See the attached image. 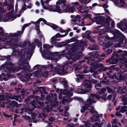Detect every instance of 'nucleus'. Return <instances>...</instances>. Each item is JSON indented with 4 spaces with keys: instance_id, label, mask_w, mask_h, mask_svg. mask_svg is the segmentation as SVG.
Returning <instances> with one entry per match:
<instances>
[{
    "instance_id": "f257e3e1",
    "label": "nucleus",
    "mask_w": 127,
    "mask_h": 127,
    "mask_svg": "<svg viewBox=\"0 0 127 127\" xmlns=\"http://www.w3.org/2000/svg\"><path fill=\"white\" fill-rule=\"evenodd\" d=\"M20 59L18 62L19 66L15 67L14 68L8 67L9 66H12L13 64L11 62L8 63H5V64L1 66V68L4 69L6 67L8 72H14L16 71H18L20 68L22 69H26L28 71L30 70V65L29 64L28 62L27 61L30 60L31 56H20Z\"/></svg>"
},
{
    "instance_id": "f03ea898",
    "label": "nucleus",
    "mask_w": 127,
    "mask_h": 127,
    "mask_svg": "<svg viewBox=\"0 0 127 127\" xmlns=\"http://www.w3.org/2000/svg\"><path fill=\"white\" fill-rule=\"evenodd\" d=\"M96 101L94 100H92L91 98H89L87 100V103L83 106L82 109H81V112L83 113L86 109L90 110V112L91 114H95V115H94L92 118H91V121L92 122L99 120V118L101 117L102 114L99 115L98 114V112L95 111V108L92 105V103H95Z\"/></svg>"
},
{
    "instance_id": "7ed1b4c3",
    "label": "nucleus",
    "mask_w": 127,
    "mask_h": 127,
    "mask_svg": "<svg viewBox=\"0 0 127 127\" xmlns=\"http://www.w3.org/2000/svg\"><path fill=\"white\" fill-rule=\"evenodd\" d=\"M39 50L42 56H65L62 52H52L49 50L44 49L42 51V46L40 48Z\"/></svg>"
},
{
    "instance_id": "20e7f679",
    "label": "nucleus",
    "mask_w": 127,
    "mask_h": 127,
    "mask_svg": "<svg viewBox=\"0 0 127 127\" xmlns=\"http://www.w3.org/2000/svg\"><path fill=\"white\" fill-rule=\"evenodd\" d=\"M11 94L10 93L6 94L5 95H0V99L2 100H6V101L5 103H7L8 102V99H15L17 101H18L19 98L20 97V96L17 95H14L11 96Z\"/></svg>"
},
{
    "instance_id": "39448f33",
    "label": "nucleus",
    "mask_w": 127,
    "mask_h": 127,
    "mask_svg": "<svg viewBox=\"0 0 127 127\" xmlns=\"http://www.w3.org/2000/svg\"><path fill=\"white\" fill-rule=\"evenodd\" d=\"M69 68V67L67 64L64 65L63 66L58 65L56 66L55 70L59 74H61L67 72V71Z\"/></svg>"
},
{
    "instance_id": "423d86ee",
    "label": "nucleus",
    "mask_w": 127,
    "mask_h": 127,
    "mask_svg": "<svg viewBox=\"0 0 127 127\" xmlns=\"http://www.w3.org/2000/svg\"><path fill=\"white\" fill-rule=\"evenodd\" d=\"M43 8L46 10L49 9V10L50 11L57 12L61 13V10L59 6L57 5L53 6L51 5L49 7H46L44 5L43 6Z\"/></svg>"
},
{
    "instance_id": "0eeeda50",
    "label": "nucleus",
    "mask_w": 127,
    "mask_h": 127,
    "mask_svg": "<svg viewBox=\"0 0 127 127\" xmlns=\"http://www.w3.org/2000/svg\"><path fill=\"white\" fill-rule=\"evenodd\" d=\"M86 38L88 39L91 42L93 43L92 47L90 48V49L91 50H96L98 48V45L95 43V41L94 39L90 36H88Z\"/></svg>"
},
{
    "instance_id": "6e6552de",
    "label": "nucleus",
    "mask_w": 127,
    "mask_h": 127,
    "mask_svg": "<svg viewBox=\"0 0 127 127\" xmlns=\"http://www.w3.org/2000/svg\"><path fill=\"white\" fill-rule=\"evenodd\" d=\"M120 62V66L122 69L127 68V58H125L124 57L121 58L119 59Z\"/></svg>"
},
{
    "instance_id": "1a4fd4ad",
    "label": "nucleus",
    "mask_w": 127,
    "mask_h": 127,
    "mask_svg": "<svg viewBox=\"0 0 127 127\" xmlns=\"http://www.w3.org/2000/svg\"><path fill=\"white\" fill-rule=\"evenodd\" d=\"M77 50V48L75 46H73L68 51V53H65V50H63L61 52H63L64 55L67 56L68 54L69 55V56H74V53Z\"/></svg>"
},
{
    "instance_id": "9d476101",
    "label": "nucleus",
    "mask_w": 127,
    "mask_h": 127,
    "mask_svg": "<svg viewBox=\"0 0 127 127\" xmlns=\"http://www.w3.org/2000/svg\"><path fill=\"white\" fill-rule=\"evenodd\" d=\"M40 66V65L37 64L33 68V69L34 70H35L37 69H38V71H35L34 73V76L38 77H39L42 75V73L41 69L38 68V67H39Z\"/></svg>"
},
{
    "instance_id": "9b49d317",
    "label": "nucleus",
    "mask_w": 127,
    "mask_h": 127,
    "mask_svg": "<svg viewBox=\"0 0 127 127\" xmlns=\"http://www.w3.org/2000/svg\"><path fill=\"white\" fill-rule=\"evenodd\" d=\"M76 41V39L74 37L71 38L70 39H67L65 40L64 41H62L61 43H60L59 45L60 46H67L68 45V44L71 42Z\"/></svg>"
},
{
    "instance_id": "f8f14e48",
    "label": "nucleus",
    "mask_w": 127,
    "mask_h": 127,
    "mask_svg": "<svg viewBox=\"0 0 127 127\" xmlns=\"http://www.w3.org/2000/svg\"><path fill=\"white\" fill-rule=\"evenodd\" d=\"M34 50V49H33V48H28L25 51L24 54L21 56H25V55H26L27 56H32L33 53V51ZM19 56L21 55H19Z\"/></svg>"
},
{
    "instance_id": "ddd939ff",
    "label": "nucleus",
    "mask_w": 127,
    "mask_h": 127,
    "mask_svg": "<svg viewBox=\"0 0 127 127\" xmlns=\"http://www.w3.org/2000/svg\"><path fill=\"white\" fill-rule=\"evenodd\" d=\"M1 35L2 37L5 36L4 38V40H7L9 39L8 33H4V30L1 27H0V35Z\"/></svg>"
},
{
    "instance_id": "4468645a",
    "label": "nucleus",
    "mask_w": 127,
    "mask_h": 127,
    "mask_svg": "<svg viewBox=\"0 0 127 127\" xmlns=\"http://www.w3.org/2000/svg\"><path fill=\"white\" fill-rule=\"evenodd\" d=\"M73 90V89L72 88H71L70 91H69L66 89H65L64 91L63 94L65 95L66 96H72Z\"/></svg>"
},
{
    "instance_id": "2eb2a0df",
    "label": "nucleus",
    "mask_w": 127,
    "mask_h": 127,
    "mask_svg": "<svg viewBox=\"0 0 127 127\" xmlns=\"http://www.w3.org/2000/svg\"><path fill=\"white\" fill-rule=\"evenodd\" d=\"M126 91V87H122L121 86L118 87L117 89V92L118 93L120 94L125 93Z\"/></svg>"
},
{
    "instance_id": "dca6fc26",
    "label": "nucleus",
    "mask_w": 127,
    "mask_h": 127,
    "mask_svg": "<svg viewBox=\"0 0 127 127\" xmlns=\"http://www.w3.org/2000/svg\"><path fill=\"white\" fill-rule=\"evenodd\" d=\"M126 38V36L122 34L121 36H120L118 38H117L116 41H118L121 44H123L124 40H125V39Z\"/></svg>"
},
{
    "instance_id": "f3484780",
    "label": "nucleus",
    "mask_w": 127,
    "mask_h": 127,
    "mask_svg": "<svg viewBox=\"0 0 127 127\" xmlns=\"http://www.w3.org/2000/svg\"><path fill=\"white\" fill-rule=\"evenodd\" d=\"M57 39H56L55 37H52L51 38V42L52 43H54L55 45L58 47H62L63 46H63L62 45L61 46H60L59 45V44L60 43H61L62 42H59L58 43L57 41Z\"/></svg>"
},
{
    "instance_id": "a211bd4d",
    "label": "nucleus",
    "mask_w": 127,
    "mask_h": 127,
    "mask_svg": "<svg viewBox=\"0 0 127 127\" xmlns=\"http://www.w3.org/2000/svg\"><path fill=\"white\" fill-rule=\"evenodd\" d=\"M57 56H42L43 58L45 59L48 60H54L56 61H58V59L57 57Z\"/></svg>"
},
{
    "instance_id": "6ab92c4d",
    "label": "nucleus",
    "mask_w": 127,
    "mask_h": 127,
    "mask_svg": "<svg viewBox=\"0 0 127 127\" xmlns=\"http://www.w3.org/2000/svg\"><path fill=\"white\" fill-rule=\"evenodd\" d=\"M112 32L114 36L117 38L119 37L122 34L118 30H117L115 31H112Z\"/></svg>"
},
{
    "instance_id": "aec40b11",
    "label": "nucleus",
    "mask_w": 127,
    "mask_h": 127,
    "mask_svg": "<svg viewBox=\"0 0 127 127\" xmlns=\"http://www.w3.org/2000/svg\"><path fill=\"white\" fill-rule=\"evenodd\" d=\"M34 41L33 42L34 45H35V47L37 45L38 47L39 48L42 46V42L40 41L37 38H35L34 39Z\"/></svg>"
},
{
    "instance_id": "412c9836",
    "label": "nucleus",
    "mask_w": 127,
    "mask_h": 127,
    "mask_svg": "<svg viewBox=\"0 0 127 127\" xmlns=\"http://www.w3.org/2000/svg\"><path fill=\"white\" fill-rule=\"evenodd\" d=\"M120 98L122 100L123 102V105H127V97H126L124 95H122L121 96Z\"/></svg>"
},
{
    "instance_id": "4be33fe9",
    "label": "nucleus",
    "mask_w": 127,
    "mask_h": 127,
    "mask_svg": "<svg viewBox=\"0 0 127 127\" xmlns=\"http://www.w3.org/2000/svg\"><path fill=\"white\" fill-rule=\"evenodd\" d=\"M68 7H66V10H66V13L67 12H71L72 13H73L74 11V7L73 6H71L70 7H69V5H68Z\"/></svg>"
},
{
    "instance_id": "5701e85b",
    "label": "nucleus",
    "mask_w": 127,
    "mask_h": 127,
    "mask_svg": "<svg viewBox=\"0 0 127 127\" xmlns=\"http://www.w3.org/2000/svg\"><path fill=\"white\" fill-rule=\"evenodd\" d=\"M66 0H58L56 2V5L59 6L61 5H62L65 4L66 2Z\"/></svg>"
},
{
    "instance_id": "b1692460",
    "label": "nucleus",
    "mask_w": 127,
    "mask_h": 127,
    "mask_svg": "<svg viewBox=\"0 0 127 127\" xmlns=\"http://www.w3.org/2000/svg\"><path fill=\"white\" fill-rule=\"evenodd\" d=\"M118 60L117 58H113L112 56L111 57V60L110 61V63L111 64H116L118 62Z\"/></svg>"
},
{
    "instance_id": "393cba45",
    "label": "nucleus",
    "mask_w": 127,
    "mask_h": 127,
    "mask_svg": "<svg viewBox=\"0 0 127 127\" xmlns=\"http://www.w3.org/2000/svg\"><path fill=\"white\" fill-rule=\"evenodd\" d=\"M20 36V34H18L17 32V33H9V34L8 35L9 38H11L12 37H18Z\"/></svg>"
},
{
    "instance_id": "a878e982",
    "label": "nucleus",
    "mask_w": 127,
    "mask_h": 127,
    "mask_svg": "<svg viewBox=\"0 0 127 127\" xmlns=\"http://www.w3.org/2000/svg\"><path fill=\"white\" fill-rule=\"evenodd\" d=\"M111 124L112 125H114V124H118L120 126H122L121 124L116 119H113V121L112 122Z\"/></svg>"
},
{
    "instance_id": "bb28decb",
    "label": "nucleus",
    "mask_w": 127,
    "mask_h": 127,
    "mask_svg": "<svg viewBox=\"0 0 127 127\" xmlns=\"http://www.w3.org/2000/svg\"><path fill=\"white\" fill-rule=\"evenodd\" d=\"M12 11V10L11 11L9 12V14L8 15L7 17L8 18L7 19H5V18H4L3 19V22H6L8 21V20H9V19H8V18H9L10 17H11L13 16V14H12V13L11 12V11Z\"/></svg>"
},
{
    "instance_id": "cd10ccee",
    "label": "nucleus",
    "mask_w": 127,
    "mask_h": 127,
    "mask_svg": "<svg viewBox=\"0 0 127 127\" xmlns=\"http://www.w3.org/2000/svg\"><path fill=\"white\" fill-rule=\"evenodd\" d=\"M48 25L52 28L53 29L55 30L57 28H59V26L57 25L52 23L50 24H48Z\"/></svg>"
},
{
    "instance_id": "c85d7f7f",
    "label": "nucleus",
    "mask_w": 127,
    "mask_h": 127,
    "mask_svg": "<svg viewBox=\"0 0 127 127\" xmlns=\"http://www.w3.org/2000/svg\"><path fill=\"white\" fill-rule=\"evenodd\" d=\"M113 44V43L111 42H107L105 44H104V46L106 48H108L111 47Z\"/></svg>"
},
{
    "instance_id": "c756f323",
    "label": "nucleus",
    "mask_w": 127,
    "mask_h": 127,
    "mask_svg": "<svg viewBox=\"0 0 127 127\" xmlns=\"http://www.w3.org/2000/svg\"><path fill=\"white\" fill-rule=\"evenodd\" d=\"M27 44V42L26 41H24L23 44L22 43V42H20L19 43V47L21 48H23L26 47Z\"/></svg>"
},
{
    "instance_id": "7c9ffc66",
    "label": "nucleus",
    "mask_w": 127,
    "mask_h": 127,
    "mask_svg": "<svg viewBox=\"0 0 127 127\" xmlns=\"http://www.w3.org/2000/svg\"><path fill=\"white\" fill-rule=\"evenodd\" d=\"M126 111H127V106H122L120 110V112L121 113H124Z\"/></svg>"
},
{
    "instance_id": "2f4dec72",
    "label": "nucleus",
    "mask_w": 127,
    "mask_h": 127,
    "mask_svg": "<svg viewBox=\"0 0 127 127\" xmlns=\"http://www.w3.org/2000/svg\"><path fill=\"white\" fill-rule=\"evenodd\" d=\"M10 47H11V48L13 49L15 48L20 47L19 43H12Z\"/></svg>"
},
{
    "instance_id": "473e14b6",
    "label": "nucleus",
    "mask_w": 127,
    "mask_h": 127,
    "mask_svg": "<svg viewBox=\"0 0 127 127\" xmlns=\"http://www.w3.org/2000/svg\"><path fill=\"white\" fill-rule=\"evenodd\" d=\"M90 95L93 98H94V97H95L98 100L101 97L100 96L96 94H91Z\"/></svg>"
},
{
    "instance_id": "72a5a7b5",
    "label": "nucleus",
    "mask_w": 127,
    "mask_h": 127,
    "mask_svg": "<svg viewBox=\"0 0 127 127\" xmlns=\"http://www.w3.org/2000/svg\"><path fill=\"white\" fill-rule=\"evenodd\" d=\"M19 38L18 37H16L14 38H11L10 39V41L13 42L14 43H17L19 41Z\"/></svg>"
},
{
    "instance_id": "f704fd0d",
    "label": "nucleus",
    "mask_w": 127,
    "mask_h": 127,
    "mask_svg": "<svg viewBox=\"0 0 127 127\" xmlns=\"http://www.w3.org/2000/svg\"><path fill=\"white\" fill-rule=\"evenodd\" d=\"M27 44L28 46L30 47V48H33V49H34L35 48V45H34L33 42L31 44L30 41L27 42Z\"/></svg>"
},
{
    "instance_id": "c9c22d12",
    "label": "nucleus",
    "mask_w": 127,
    "mask_h": 127,
    "mask_svg": "<svg viewBox=\"0 0 127 127\" xmlns=\"http://www.w3.org/2000/svg\"><path fill=\"white\" fill-rule=\"evenodd\" d=\"M85 87L86 88H91L92 87L91 83L89 82L85 83L84 84Z\"/></svg>"
},
{
    "instance_id": "e433bc0d",
    "label": "nucleus",
    "mask_w": 127,
    "mask_h": 127,
    "mask_svg": "<svg viewBox=\"0 0 127 127\" xmlns=\"http://www.w3.org/2000/svg\"><path fill=\"white\" fill-rule=\"evenodd\" d=\"M85 45H86V43L83 40L80 41L79 42V47L84 46Z\"/></svg>"
},
{
    "instance_id": "4c0bfd02",
    "label": "nucleus",
    "mask_w": 127,
    "mask_h": 127,
    "mask_svg": "<svg viewBox=\"0 0 127 127\" xmlns=\"http://www.w3.org/2000/svg\"><path fill=\"white\" fill-rule=\"evenodd\" d=\"M61 6L62 11L63 12H66V10H66V8L68 7V6H67L66 4L62 5Z\"/></svg>"
},
{
    "instance_id": "58836bf2",
    "label": "nucleus",
    "mask_w": 127,
    "mask_h": 127,
    "mask_svg": "<svg viewBox=\"0 0 127 127\" xmlns=\"http://www.w3.org/2000/svg\"><path fill=\"white\" fill-rule=\"evenodd\" d=\"M98 66L99 67H101L102 68V70L103 71H105L107 70L108 68L107 67H103V65L102 64H98Z\"/></svg>"
},
{
    "instance_id": "ea45409f",
    "label": "nucleus",
    "mask_w": 127,
    "mask_h": 127,
    "mask_svg": "<svg viewBox=\"0 0 127 127\" xmlns=\"http://www.w3.org/2000/svg\"><path fill=\"white\" fill-rule=\"evenodd\" d=\"M106 88H102L100 89L101 92H100V91H98L97 92V93L100 95H101L102 94L106 92Z\"/></svg>"
},
{
    "instance_id": "a19ab883",
    "label": "nucleus",
    "mask_w": 127,
    "mask_h": 127,
    "mask_svg": "<svg viewBox=\"0 0 127 127\" xmlns=\"http://www.w3.org/2000/svg\"><path fill=\"white\" fill-rule=\"evenodd\" d=\"M43 48L46 50H50L49 48H50V45L47 44H45L43 45Z\"/></svg>"
},
{
    "instance_id": "79ce46f5",
    "label": "nucleus",
    "mask_w": 127,
    "mask_h": 127,
    "mask_svg": "<svg viewBox=\"0 0 127 127\" xmlns=\"http://www.w3.org/2000/svg\"><path fill=\"white\" fill-rule=\"evenodd\" d=\"M119 2L120 1V3H121L123 4H122L121 5V7H125V5L126 4L124 0H118Z\"/></svg>"
},
{
    "instance_id": "37998d69",
    "label": "nucleus",
    "mask_w": 127,
    "mask_h": 127,
    "mask_svg": "<svg viewBox=\"0 0 127 127\" xmlns=\"http://www.w3.org/2000/svg\"><path fill=\"white\" fill-rule=\"evenodd\" d=\"M25 28L23 26L22 27V31H17V32L20 34V36H21V34L23 32Z\"/></svg>"
},
{
    "instance_id": "c03bdc74",
    "label": "nucleus",
    "mask_w": 127,
    "mask_h": 127,
    "mask_svg": "<svg viewBox=\"0 0 127 127\" xmlns=\"http://www.w3.org/2000/svg\"><path fill=\"white\" fill-rule=\"evenodd\" d=\"M4 75V73L3 74L1 75H0V80L1 81L3 79H3L4 81H6L8 80V78H5L3 76Z\"/></svg>"
},
{
    "instance_id": "a18cd8bd",
    "label": "nucleus",
    "mask_w": 127,
    "mask_h": 127,
    "mask_svg": "<svg viewBox=\"0 0 127 127\" xmlns=\"http://www.w3.org/2000/svg\"><path fill=\"white\" fill-rule=\"evenodd\" d=\"M98 17L99 18L100 20L101 21L102 23L105 20V17L101 16H98Z\"/></svg>"
},
{
    "instance_id": "49530a36",
    "label": "nucleus",
    "mask_w": 127,
    "mask_h": 127,
    "mask_svg": "<svg viewBox=\"0 0 127 127\" xmlns=\"http://www.w3.org/2000/svg\"><path fill=\"white\" fill-rule=\"evenodd\" d=\"M122 44L120 42L116 43L114 44V46L115 48L121 47V45Z\"/></svg>"
},
{
    "instance_id": "de8ad7c7",
    "label": "nucleus",
    "mask_w": 127,
    "mask_h": 127,
    "mask_svg": "<svg viewBox=\"0 0 127 127\" xmlns=\"http://www.w3.org/2000/svg\"><path fill=\"white\" fill-rule=\"evenodd\" d=\"M11 103V105H13V106H17L18 103L15 101H12Z\"/></svg>"
},
{
    "instance_id": "09e8293b",
    "label": "nucleus",
    "mask_w": 127,
    "mask_h": 127,
    "mask_svg": "<svg viewBox=\"0 0 127 127\" xmlns=\"http://www.w3.org/2000/svg\"><path fill=\"white\" fill-rule=\"evenodd\" d=\"M82 53V51H78L76 53L75 55L74 56H83L82 54L80 55V54H81Z\"/></svg>"
},
{
    "instance_id": "8fccbe9b",
    "label": "nucleus",
    "mask_w": 127,
    "mask_h": 127,
    "mask_svg": "<svg viewBox=\"0 0 127 127\" xmlns=\"http://www.w3.org/2000/svg\"><path fill=\"white\" fill-rule=\"evenodd\" d=\"M68 29L66 30H64L63 29H62L61 28H59V30L60 32L61 33L62 32H65L67 31H68Z\"/></svg>"
},
{
    "instance_id": "3c124183",
    "label": "nucleus",
    "mask_w": 127,
    "mask_h": 127,
    "mask_svg": "<svg viewBox=\"0 0 127 127\" xmlns=\"http://www.w3.org/2000/svg\"><path fill=\"white\" fill-rule=\"evenodd\" d=\"M103 22H104L105 24H106L108 26H110V23L109 20H107L106 19V20L105 21L104 20Z\"/></svg>"
},
{
    "instance_id": "603ef678",
    "label": "nucleus",
    "mask_w": 127,
    "mask_h": 127,
    "mask_svg": "<svg viewBox=\"0 0 127 127\" xmlns=\"http://www.w3.org/2000/svg\"><path fill=\"white\" fill-rule=\"evenodd\" d=\"M24 118L26 120H29L30 122H31V118L30 116H25L24 117Z\"/></svg>"
},
{
    "instance_id": "864d4df0",
    "label": "nucleus",
    "mask_w": 127,
    "mask_h": 127,
    "mask_svg": "<svg viewBox=\"0 0 127 127\" xmlns=\"http://www.w3.org/2000/svg\"><path fill=\"white\" fill-rule=\"evenodd\" d=\"M106 88L107 89V91L108 93H110L112 92V90L109 87H106Z\"/></svg>"
},
{
    "instance_id": "5fc2aeb1",
    "label": "nucleus",
    "mask_w": 127,
    "mask_h": 127,
    "mask_svg": "<svg viewBox=\"0 0 127 127\" xmlns=\"http://www.w3.org/2000/svg\"><path fill=\"white\" fill-rule=\"evenodd\" d=\"M90 90L85 89L83 90L82 91V94H85L88 92H90Z\"/></svg>"
},
{
    "instance_id": "6e6d98bb",
    "label": "nucleus",
    "mask_w": 127,
    "mask_h": 127,
    "mask_svg": "<svg viewBox=\"0 0 127 127\" xmlns=\"http://www.w3.org/2000/svg\"><path fill=\"white\" fill-rule=\"evenodd\" d=\"M69 32V31H67L66 32H65L64 35H61V34L60 36V38H61L66 36L68 34V32Z\"/></svg>"
},
{
    "instance_id": "4d7b16f0",
    "label": "nucleus",
    "mask_w": 127,
    "mask_h": 127,
    "mask_svg": "<svg viewBox=\"0 0 127 127\" xmlns=\"http://www.w3.org/2000/svg\"><path fill=\"white\" fill-rule=\"evenodd\" d=\"M110 1H112V0H110ZM114 1L115 4L117 5H118L120 4V3L119 2V0H112Z\"/></svg>"
},
{
    "instance_id": "13d9d810",
    "label": "nucleus",
    "mask_w": 127,
    "mask_h": 127,
    "mask_svg": "<svg viewBox=\"0 0 127 127\" xmlns=\"http://www.w3.org/2000/svg\"><path fill=\"white\" fill-rule=\"evenodd\" d=\"M39 38L40 39V41H42V40H44V36L42 34H41L40 35Z\"/></svg>"
},
{
    "instance_id": "bf43d9fd",
    "label": "nucleus",
    "mask_w": 127,
    "mask_h": 127,
    "mask_svg": "<svg viewBox=\"0 0 127 127\" xmlns=\"http://www.w3.org/2000/svg\"><path fill=\"white\" fill-rule=\"evenodd\" d=\"M117 38L114 36V37H110V40L113 41H116Z\"/></svg>"
},
{
    "instance_id": "052dcab7",
    "label": "nucleus",
    "mask_w": 127,
    "mask_h": 127,
    "mask_svg": "<svg viewBox=\"0 0 127 127\" xmlns=\"http://www.w3.org/2000/svg\"><path fill=\"white\" fill-rule=\"evenodd\" d=\"M92 33L91 31H86L85 32V34L89 36L90 34Z\"/></svg>"
},
{
    "instance_id": "680f3d73",
    "label": "nucleus",
    "mask_w": 127,
    "mask_h": 127,
    "mask_svg": "<svg viewBox=\"0 0 127 127\" xmlns=\"http://www.w3.org/2000/svg\"><path fill=\"white\" fill-rule=\"evenodd\" d=\"M124 21L125 22V30H127V22H126V20L125 19H124Z\"/></svg>"
},
{
    "instance_id": "e2e57ef3",
    "label": "nucleus",
    "mask_w": 127,
    "mask_h": 127,
    "mask_svg": "<svg viewBox=\"0 0 127 127\" xmlns=\"http://www.w3.org/2000/svg\"><path fill=\"white\" fill-rule=\"evenodd\" d=\"M36 117V115L35 114H33L32 115V119L34 120L35 119Z\"/></svg>"
},
{
    "instance_id": "0e129e2a",
    "label": "nucleus",
    "mask_w": 127,
    "mask_h": 127,
    "mask_svg": "<svg viewBox=\"0 0 127 127\" xmlns=\"http://www.w3.org/2000/svg\"><path fill=\"white\" fill-rule=\"evenodd\" d=\"M99 125V123L98 122H96L93 125L92 127H95L96 126H97V127L98 125ZM89 127H90L89 126Z\"/></svg>"
},
{
    "instance_id": "69168bd1",
    "label": "nucleus",
    "mask_w": 127,
    "mask_h": 127,
    "mask_svg": "<svg viewBox=\"0 0 127 127\" xmlns=\"http://www.w3.org/2000/svg\"><path fill=\"white\" fill-rule=\"evenodd\" d=\"M44 20V18H40L37 20V22L39 23V24L40 22L41 21H43Z\"/></svg>"
},
{
    "instance_id": "338daca9",
    "label": "nucleus",
    "mask_w": 127,
    "mask_h": 127,
    "mask_svg": "<svg viewBox=\"0 0 127 127\" xmlns=\"http://www.w3.org/2000/svg\"><path fill=\"white\" fill-rule=\"evenodd\" d=\"M36 103L35 101L32 102L31 103L32 105L35 108H36Z\"/></svg>"
},
{
    "instance_id": "774afa93",
    "label": "nucleus",
    "mask_w": 127,
    "mask_h": 127,
    "mask_svg": "<svg viewBox=\"0 0 127 127\" xmlns=\"http://www.w3.org/2000/svg\"><path fill=\"white\" fill-rule=\"evenodd\" d=\"M120 112L119 111L118 112L117 111L116 113V115L117 116H121L122 115L120 113Z\"/></svg>"
}]
</instances>
